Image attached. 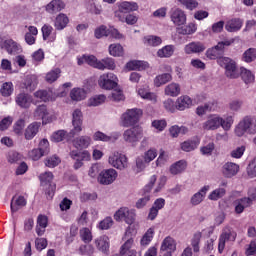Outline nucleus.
<instances>
[{"label":"nucleus","mask_w":256,"mask_h":256,"mask_svg":"<svg viewBox=\"0 0 256 256\" xmlns=\"http://www.w3.org/2000/svg\"><path fill=\"white\" fill-rule=\"evenodd\" d=\"M233 116H228L223 119L221 116L214 114L210 115L207 120L202 124L203 131H217L219 127H222L224 131H229L233 126Z\"/></svg>","instance_id":"f257e3e1"},{"label":"nucleus","mask_w":256,"mask_h":256,"mask_svg":"<svg viewBox=\"0 0 256 256\" xmlns=\"http://www.w3.org/2000/svg\"><path fill=\"white\" fill-rule=\"evenodd\" d=\"M233 43H235V38L225 39L218 42L216 46H213L206 51L205 55L207 59L212 61L215 59H217V61H219V59H225L226 57H223V55H225V47H231Z\"/></svg>","instance_id":"f03ea898"},{"label":"nucleus","mask_w":256,"mask_h":256,"mask_svg":"<svg viewBox=\"0 0 256 256\" xmlns=\"http://www.w3.org/2000/svg\"><path fill=\"white\" fill-rule=\"evenodd\" d=\"M245 133L249 135L256 134V119L251 116H245L235 127V135L243 137Z\"/></svg>","instance_id":"7ed1b4c3"},{"label":"nucleus","mask_w":256,"mask_h":256,"mask_svg":"<svg viewBox=\"0 0 256 256\" xmlns=\"http://www.w3.org/2000/svg\"><path fill=\"white\" fill-rule=\"evenodd\" d=\"M53 172H44L39 175L40 186L45 191L47 199H53L57 185L53 182Z\"/></svg>","instance_id":"20e7f679"},{"label":"nucleus","mask_w":256,"mask_h":256,"mask_svg":"<svg viewBox=\"0 0 256 256\" xmlns=\"http://www.w3.org/2000/svg\"><path fill=\"white\" fill-rule=\"evenodd\" d=\"M157 182V175H152L150 177V181L147 185L144 186V188L141 190L142 198H139L136 202V209H143L151 201V190L153 189V186Z\"/></svg>","instance_id":"39448f33"},{"label":"nucleus","mask_w":256,"mask_h":256,"mask_svg":"<svg viewBox=\"0 0 256 256\" xmlns=\"http://www.w3.org/2000/svg\"><path fill=\"white\" fill-rule=\"evenodd\" d=\"M218 65L225 69V75L228 79H237L239 77V71L237 70V63L229 58H220L217 60Z\"/></svg>","instance_id":"423d86ee"},{"label":"nucleus","mask_w":256,"mask_h":256,"mask_svg":"<svg viewBox=\"0 0 256 256\" xmlns=\"http://www.w3.org/2000/svg\"><path fill=\"white\" fill-rule=\"evenodd\" d=\"M119 83V78L113 72H107L102 74L98 79V85L101 89L111 91L115 89Z\"/></svg>","instance_id":"0eeeda50"},{"label":"nucleus","mask_w":256,"mask_h":256,"mask_svg":"<svg viewBox=\"0 0 256 256\" xmlns=\"http://www.w3.org/2000/svg\"><path fill=\"white\" fill-rule=\"evenodd\" d=\"M143 115V110L138 108L128 109L122 115V125L123 127H133L139 123V119Z\"/></svg>","instance_id":"6e6552de"},{"label":"nucleus","mask_w":256,"mask_h":256,"mask_svg":"<svg viewBox=\"0 0 256 256\" xmlns=\"http://www.w3.org/2000/svg\"><path fill=\"white\" fill-rule=\"evenodd\" d=\"M123 139L126 143H130L132 147H135L143 139V128L135 126L127 129L123 133Z\"/></svg>","instance_id":"1a4fd4ad"},{"label":"nucleus","mask_w":256,"mask_h":256,"mask_svg":"<svg viewBox=\"0 0 256 256\" xmlns=\"http://www.w3.org/2000/svg\"><path fill=\"white\" fill-rule=\"evenodd\" d=\"M136 217L135 210H130L128 207H121L114 214L115 221H124L127 225H133Z\"/></svg>","instance_id":"9d476101"},{"label":"nucleus","mask_w":256,"mask_h":256,"mask_svg":"<svg viewBox=\"0 0 256 256\" xmlns=\"http://www.w3.org/2000/svg\"><path fill=\"white\" fill-rule=\"evenodd\" d=\"M118 9L114 12V15L117 19H123L126 15L130 14L133 11L139 9L137 2L124 1L117 3Z\"/></svg>","instance_id":"9b49d317"},{"label":"nucleus","mask_w":256,"mask_h":256,"mask_svg":"<svg viewBox=\"0 0 256 256\" xmlns=\"http://www.w3.org/2000/svg\"><path fill=\"white\" fill-rule=\"evenodd\" d=\"M237 239V232L233 228L226 226L219 237L218 252L223 253L225 251V244L227 241H235Z\"/></svg>","instance_id":"f8f14e48"},{"label":"nucleus","mask_w":256,"mask_h":256,"mask_svg":"<svg viewBox=\"0 0 256 256\" xmlns=\"http://www.w3.org/2000/svg\"><path fill=\"white\" fill-rule=\"evenodd\" d=\"M70 157L75 161L73 167L76 171L77 169H81L84 161H91V154L87 150H72L70 151Z\"/></svg>","instance_id":"ddd939ff"},{"label":"nucleus","mask_w":256,"mask_h":256,"mask_svg":"<svg viewBox=\"0 0 256 256\" xmlns=\"http://www.w3.org/2000/svg\"><path fill=\"white\" fill-rule=\"evenodd\" d=\"M108 161L112 165V167H115V169H119L120 171H123V169H127L128 161L127 156H125L124 154L114 152L109 157Z\"/></svg>","instance_id":"4468645a"},{"label":"nucleus","mask_w":256,"mask_h":256,"mask_svg":"<svg viewBox=\"0 0 256 256\" xmlns=\"http://www.w3.org/2000/svg\"><path fill=\"white\" fill-rule=\"evenodd\" d=\"M72 125L71 135H79L83 131V112L80 109H76L72 113Z\"/></svg>","instance_id":"2eb2a0df"},{"label":"nucleus","mask_w":256,"mask_h":256,"mask_svg":"<svg viewBox=\"0 0 256 256\" xmlns=\"http://www.w3.org/2000/svg\"><path fill=\"white\" fill-rule=\"evenodd\" d=\"M170 19L177 27H181L187 23V14L180 8H173L170 11Z\"/></svg>","instance_id":"dca6fc26"},{"label":"nucleus","mask_w":256,"mask_h":256,"mask_svg":"<svg viewBox=\"0 0 256 256\" xmlns=\"http://www.w3.org/2000/svg\"><path fill=\"white\" fill-rule=\"evenodd\" d=\"M117 170L110 168L103 170L98 177V181L101 185H111L117 179Z\"/></svg>","instance_id":"f3484780"},{"label":"nucleus","mask_w":256,"mask_h":256,"mask_svg":"<svg viewBox=\"0 0 256 256\" xmlns=\"http://www.w3.org/2000/svg\"><path fill=\"white\" fill-rule=\"evenodd\" d=\"M16 105L21 109H29L33 103V96L28 93H20L15 98Z\"/></svg>","instance_id":"a211bd4d"},{"label":"nucleus","mask_w":256,"mask_h":256,"mask_svg":"<svg viewBox=\"0 0 256 256\" xmlns=\"http://www.w3.org/2000/svg\"><path fill=\"white\" fill-rule=\"evenodd\" d=\"M222 175L226 177V179H231V177H235L237 173H239V165L233 162H227L222 166Z\"/></svg>","instance_id":"6ab92c4d"},{"label":"nucleus","mask_w":256,"mask_h":256,"mask_svg":"<svg viewBox=\"0 0 256 256\" xmlns=\"http://www.w3.org/2000/svg\"><path fill=\"white\" fill-rule=\"evenodd\" d=\"M95 246L98 249V251H101V253H104V255H109V236L107 235H102L98 237L95 240Z\"/></svg>","instance_id":"aec40b11"},{"label":"nucleus","mask_w":256,"mask_h":256,"mask_svg":"<svg viewBox=\"0 0 256 256\" xmlns=\"http://www.w3.org/2000/svg\"><path fill=\"white\" fill-rule=\"evenodd\" d=\"M207 49L203 42H190L184 47V52L186 55H193V53H203Z\"/></svg>","instance_id":"412c9836"},{"label":"nucleus","mask_w":256,"mask_h":256,"mask_svg":"<svg viewBox=\"0 0 256 256\" xmlns=\"http://www.w3.org/2000/svg\"><path fill=\"white\" fill-rule=\"evenodd\" d=\"M43 41L53 43L57 39V33L53 32V26L44 24L41 28Z\"/></svg>","instance_id":"4be33fe9"},{"label":"nucleus","mask_w":256,"mask_h":256,"mask_svg":"<svg viewBox=\"0 0 256 256\" xmlns=\"http://www.w3.org/2000/svg\"><path fill=\"white\" fill-rule=\"evenodd\" d=\"M133 243H135L133 238L126 240L125 243L120 247V255L137 256V250L133 249Z\"/></svg>","instance_id":"5701e85b"},{"label":"nucleus","mask_w":256,"mask_h":256,"mask_svg":"<svg viewBox=\"0 0 256 256\" xmlns=\"http://www.w3.org/2000/svg\"><path fill=\"white\" fill-rule=\"evenodd\" d=\"M209 189H210L209 185H206L203 188H201L199 192L195 193L190 199L191 205H193L194 207L197 205H201V203L205 201V197Z\"/></svg>","instance_id":"b1692460"},{"label":"nucleus","mask_w":256,"mask_h":256,"mask_svg":"<svg viewBox=\"0 0 256 256\" xmlns=\"http://www.w3.org/2000/svg\"><path fill=\"white\" fill-rule=\"evenodd\" d=\"M161 251H165V253L173 255V253L177 251V243L175 242V239L171 236H167L161 244Z\"/></svg>","instance_id":"393cba45"},{"label":"nucleus","mask_w":256,"mask_h":256,"mask_svg":"<svg viewBox=\"0 0 256 256\" xmlns=\"http://www.w3.org/2000/svg\"><path fill=\"white\" fill-rule=\"evenodd\" d=\"M41 127V123L38 122H32L27 126V128L24 131V137L26 141H31L33 138L37 136V133H39V128Z\"/></svg>","instance_id":"a878e982"},{"label":"nucleus","mask_w":256,"mask_h":256,"mask_svg":"<svg viewBox=\"0 0 256 256\" xmlns=\"http://www.w3.org/2000/svg\"><path fill=\"white\" fill-rule=\"evenodd\" d=\"M193 100L187 95H183L177 98L176 108L177 111H185V109H191Z\"/></svg>","instance_id":"bb28decb"},{"label":"nucleus","mask_w":256,"mask_h":256,"mask_svg":"<svg viewBox=\"0 0 256 256\" xmlns=\"http://www.w3.org/2000/svg\"><path fill=\"white\" fill-rule=\"evenodd\" d=\"M63 9H65V2L62 0H52L46 5V11L50 13V15H55V13L63 11Z\"/></svg>","instance_id":"cd10ccee"},{"label":"nucleus","mask_w":256,"mask_h":256,"mask_svg":"<svg viewBox=\"0 0 256 256\" xmlns=\"http://www.w3.org/2000/svg\"><path fill=\"white\" fill-rule=\"evenodd\" d=\"M241 27H243V20H241V18H233L228 20L225 25V29L228 31V33L241 31Z\"/></svg>","instance_id":"c85d7f7f"},{"label":"nucleus","mask_w":256,"mask_h":256,"mask_svg":"<svg viewBox=\"0 0 256 256\" xmlns=\"http://www.w3.org/2000/svg\"><path fill=\"white\" fill-rule=\"evenodd\" d=\"M98 69L99 71H105V69H107L108 71H115V69H117L115 59L111 57H106L104 59L99 60Z\"/></svg>","instance_id":"c756f323"},{"label":"nucleus","mask_w":256,"mask_h":256,"mask_svg":"<svg viewBox=\"0 0 256 256\" xmlns=\"http://www.w3.org/2000/svg\"><path fill=\"white\" fill-rule=\"evenodd\" d=\"M2 49H5L9 55H17L20 51L19 44L13 39L5 40L2 44Z\"/></svg>","instance_id":"7c9ffc66"},{"label":"nucleus","mask_w":256,"mask_h":256,"mask_svg":"<svg viewBox=\"0 0 256 256\" xmlns=\"http://www.w3.org/2000/svg\"><path fill=\"white\" fill-rule=\"evenodd\" d=\"M35 99H39V101L43 103H47L49 101H55V97L53 96V91L51 90H37L34 93Z\"/></svg>","instance_id":"2f4dec72"},{"label":"nucleus","mask_w":256,"mask_h":256,"mask_svg":"<svg viewBox=\"0 0 256 256\" xmlns=\"http://www.w3.org/2000/svg\"><path fill=\"white\" fill-rule=\"evenodd\" d=\"M197 32V24L190 22L187 25L177 27L176 33L177 35H193V33Z\"/></svg>","instance_id":"473e14b6"},{"label":"nucleus","mask_w":256,"mask_h":256,"mask_svg":"<svg viewBox=\"0 0 256 256\" xmlns=\"http://www.w3.org/2000/svg\"><path fill=\"white\" fill-rule=\"evenodd\" d=\"M175 55V45H166L157 51V57L160 59H169Z\"/></svg>","instance_id":"72a5a7b5"},{"label":"nucleus","mask_w":256,"mask_h":256,"mask_svg":"<svg viewBox=\"0 0 256 256\" xmlns=\"http://www.w3.org/2000/svg\"><path fill=\"white\" fill-rule=\"evenodd\" d=\"M36 35H39V30L35 26H29L28 32L25 34L24 39L27 45H35L37 38Z\"/></svg>","instance_id":"f704fd0d"},{"label":"nucleus","mask_w":256,"mask_h":256,"mask_svg":"<svg viewBox=\"0 0 256 256\" xmlns=\"http://www.w3.org/2000/svg\"><path fill=\"white\" fill-rule=\"evenodd\" d=\"M91 137L80 136L73 141V145L76 149H87L91 145Z\"/></svg>","instance_id":"c9c22d12"},{"label":"nucleus","mask_w":256,"mask_h":256,"mask_svg":"<svg viewBox=\"0 0 256 256\" xmlns=\"http://www.w3.org/2000/svg\"><path fill=\"white\" fill-rule=\"evenodd\" d=\"M69 25V17H67L65 14L60 13L54 22V27L57 31H63L65 27Z\"/></svg>","instance_id":"e433bc0d"},{"label":"nucleus","mask_w":256,"mask_h":256,"mask_svg":"<svg viewBox=\"0 0 256 256\" xmlns=\"http://www.w3.org/2000/svg\"><path fill=\"white\" fill-rule=\"evenodd\" d=\"M187 169V162L185 160H180L175 162L170 166L171 175H179Z\"/></svg>","instance_id":"4c0bfd02"},{"label":"nucleus","mask_w":256,"mask_h":256,"mask_svg":"<svg viewBox=\"0 0 256 256\" xmlns=\"http://www.w3.org/2000/svg\"><path fill=\"white\" fill-rule=\"evenodd\" d=\"M49 116V110H47V105L42 104L37 106V108L34 111V117L35 119H42V123H45V119Z\"/></svg>","instance_id":"58836bf2"},{"label":"nucleus","mask_w":256,"mask_h":256,"mask_svg":"<svg viewBox=\"0 0 256 256\" xmlns=\"http://www.w3.org/2000/svg\"><path fill=\"white\" fill-rule=\"evenodd\" d=\"M181 93V86L177 83H171L165 87V95L169 97H178Z\"/></svg>","instance_id":"ea45409f"},{"label":"nucleus","mask_w":256,"mask_h":256,"mask_svg":"<svg viewBox=\"0 0 256 256\" xmlns=\"http://www.w3.org/2000/svg\"><path fill=\"white\" fill-rule=\"evenodd\" d=\"M27 205V200L24 196H18V198L15 200V198L12 199L10 204V209L12 213H17L19 211V207H25Z\"/></svg>","instance_id":"a19ab883"},{"label":"nucleus","mask_w":256,"mask_h":256,"mask_svg":"<svg viewBox=\"0 0 256 256\" xmlns=\"http://www.w3.org/2000/svg\"><path fill=\"white\" fill-rule=\"evenodd\" d=\"M153 237H155V228L151 227L142 236L140 244L143 247H147V245H149L151 243V241H153Z\"/></svg>","instance_id":"79ce46f5"},{"label":"nucleus","mask_w":256,"mask_h":256,"mask_svg":"<svg viewBox=\"0 0 256 256\" xmlns=\"http://www.w3.org/2000/svg\"><path fill=\"white\" fill-rule=\"evenodd\" d=\"M240 75L242 80L246 85H249V83H254L255 81V75L251 72V70H247V68H240Z\"/></svg>","instance_id":"37998d69"},{"label":"nucleus","mask_w":256,"mask_h":256,"mask_svg":"<svg viewBox=\"0 0 256 256\" xmlns=\"http://www.w3.org/2000/svg\"><path fill=\"white\" fill-rule=\"evenodd\" d=\"M226 193L227 190L225 188H217L208 195V199L210 201H219V199L225 197Z\"/></svg>","instance_id":"c03bdc74"},{"label":"nucleus","mask_w":256,"mask_h":256,"mask_svg":"<svg viewBox=\"0 0 256 256\" xmlns=\"http://www.w3.org/2000/svg\"><path fill=\"white\" fill-rule=\"evenodd\" d=\"M107 100V96L100 94L96 95L88 100L89 107H99V105H103Z\"/></svg>","instance_id":"a18cd8bd"},{"label":"nucleus","mask_w":256,"mask_h":256,"mask_svg":"<svg viewBox=\"0 0 256 256\" xmlns=\"http://www.w3.org/2000/svg\"><path fill=\"white\" fill-rule=\"evenodd\" d=\"M202 237H203V233H201L200 231L193 234V237L191 239V245L194 253H199L200 251L199 244L201 243Z\"/></svg>","instance_id":"49530a36"},{"label":"nucleus","mask_w":256,"mask_h":256,"mask_svg":"<svg viewBox=\"0 0 256 256\" xmlns=\"http://www.w3.org/2000/svg\"><path fill=\"white\" fill-rule=\"evenodd\" d=\"M70 97L72 101H83L86 97L85 90L81 88H74L70 92Z\"/></svg>","instance_id":"de8ad7c7"},{"label":"nucleus","mask_w":256,"mask_h":256,"mask_svg":"<svg viewBox=\"0 0 256 256\" xmlns=\"http://www.w3.org/2000/svg\"><path fill=\"white\" fill-rule=\"evenodd\" d=\"M59 77H61V69L55 68L46 74L45 81L47 83H55Z\"/></svg>","instance_id":"09e8293b"},{"label":"nucleus","mask_w":256,"mask_h":256,"mask_svg":"<svg viewBox=\"0 0 256 256\" xmlns=\"http://www.w3.org/2000/svg\"><path fill=\"white\" fill-rule=\"evenodd\" d=\"M13 91V82H5L0 88V93L2 97H11V95H13Z\"/></svg>","instance_id":"8fccbe9b"},{"label":"nucleus","mask_w":256,"mask_h":256,"mask_svg":"<svg viewBox=\"0 0 256 256\" xmlns=\"http://www.w3.org/2000/svg\"><path fill=\"white\" fill-rule=\"evenodd\" d=\"M138 95L142 99H146L147 101H157V95L155 93L148 91L147 88H140L138 90Z\"/></svg>","instance_id":"3c124183"},{"label":"nucleus","mask_w":256,"mask_h":256,"mask_svg":"<svg viewBox=\"0 0 256 256\" xmlns=\"http://www.w3.org/2000/svg\"><path fill=\"white\" fill-rule=\"evenodd\" d=\"M123 46H121V44H111L109 46V54L112 57H123Z\"/></svg>","instance_id":"603ef678"},{"label":"nucleus","mask_w":256,"mask_h":256,"mask_svg":"<svg viewBox=\"0 0 256 256\" xmlns=\"http://www.w3.org/2000/svg\"><path fill=\"white\" fill-rule=\"evenodd\" d=\"M172 76L169 73H164L161 75L156 76V78L154 79V83L156 85V87H161V85H165L166 83H169V81H171Z\"/></svg>","instance_id":"864d4df0"},{"label":"nucleus","mask_w":256,"mask_h":256,"mask_svg":"<svg viewBox=\"0 0 256 256\" xmlns=\"http://www.w3.org/2000/svg\"><path fill=\"white\" fill-rule=\"evenodd\" d=\"M8 163H19L21 159H23V155L21 153L15 151V150H10L7 155H6Z\"/></svg>","instance_id":"5fc2aeb1"},{"label":"nucleus","mask_w":256,"mask_h":256,"mask_svg":"<svg viewBox=\"0 0 256 256\" xmlns=\"http://www.w3.org/2000/svg\"><path fill=\"white\" fill-rule=\"evenodd\" d=\"M242 59L243 61H245V63H253V61H255L256 59V49L249 48L248 50H246L243 53Z\"/></svg>","instance_id":"6e6d98bb"},{"label":"nucleus","mask_w":256,"mask_h":256,"mask_svg":"<svg viewBox=\"0 0 256 256\" xmlns=\"http://www.w3.org/2000/svg\"><path fill=\"white\" fill-rule=\"evenodd\" d=\"M126 69H128V71H141V69H143V61L131 60L126 64Z\"/></svg>","instance_id":"4d7b16f0"},{"label":"nucleus","mask_w":256,"mask_h":256,"mask_svg":"<svg viewBox=\"0 0 256 256\" xmlns=\"http://www.w3.org/2000/svg\"><path fill=\"white\" fill-rule=\"evenodd\" d=\"M111 227H113V218L109 216L101 220L98 224V229H100V231H107L108 229H111Z\"/></svg>","instance_id":"13d9d810"},{"label":"nucleus","mask_w":256,"mask_h":256,"mask_svg":"<svg viewBox=\"0 0 256 256\" xmlns=\"http://www.w3.org/2000/svg\"><path fill=\"white\" fill-rule=\"evenodd\" d=\"M44 163L46 167H50V169H53L57 167L59 163H61V158H59V156L57 155H53V156L47 157Z\"/></svg>","instance_id":"bf43d9fd"},{"label":"nucleus","mask_w":256,"mask_h":256,"mask_svg":"<svg viewBox=\"0 0 256 256\" xmlns=\"http://www.w3.org/2000/svg\"><path fill=\"white\" fill-rule=\"evenodd\" d=\"M144 41L150 47H159V45H161V43H163V40L161 39V37H158V36L145 37Z\"/></svg>","instance_id":"052dcab7"},{"label":"nucleus","mask_w":256,"mask_h":256,"mask_svg":"<svg viewBox=\"0 0 256 256\" xmlns=\"http://www.w3.org/2000/svg\"><path fill=\"white\" fill-rule=\"evenodd\" d=\"M80 237L84 243H91L93 241V234L89 228H83L80 230Z\"/></svg>","instance_id":"680f3d73"},{"label":"nucleus","mask_w":256,"mask_h":256,"mask_svg":"<svg viewBox=\"0 0 256 256\" xmlns=\"http://www.w3.org/2000/svg\"><path fill=\"white\" fill-rule=\"evenodd\" d=\"M181 149H182V151H186V153L195 151V149H197V142L191 141V140L184 141L181 144Z\"/></svg>","instance_id":"e2e57ef3"},{"label":"nucleus","mask_w":256,"mask_h":256,"mask_svg":"<svg viewBox=\"0 0 256 256\" xmlns=\"http://www.w3.org/2000/svg\"><path fill=\"white\" fill-rule=\"evenodd\" d=\"M93 139L95 141H103L104 143H109L113 138L101 131H97L93 135Z\"/></svg>","instance_id":"0e129e2a"},{"label":"nucleus","mask_w":256,"mask_h":256,"mask_svg":"<svg viewBox=\"0 0 256 256\" xmlns=\"http://www.w3.org/2000/svg\"><path fill=\"white\" fill-rule=\"evenodd\" d=\"M122 23H126L127 25H135L137 23L138 18L135 16V14H126V16H123V18H118Z\"/></svg>","instance_id":"69168bd1"},{"label":"nucleus","mask_w":256,"mask_h":256,"mask_svg":"<svg viewBox=\"0 0 256 256\" xmlns=\"http://www.w3.org/2000/svg\"><path fill=\"white\" fill-rule=\"evenodd\" d=\"M163 105L166 111H169V113H175V111H177V102L173 101L171 98L165 100Z\"/></svg>","instance_id":"338daca9"},{"label":"nucleus","mask_w":256,"mask_h":256,"mask_svg":"<svg viewBox=\"0 0 256 256\" xmlns=\"http://www.w3.org/2000/svg\"><path fill=\"white\" fill-rule=\"evenodd\" d=\"M79 253L81 255L92 256L95 253V248L92 245H81L79 247Z\"/></svg>","instance_id":"774afa93"}]
</instances>
